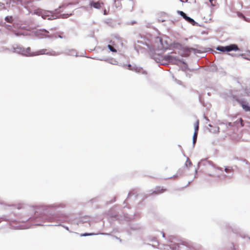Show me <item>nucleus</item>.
Returning <instances> with one entry per match:
<instances>
[{
	"mask_svg": "<svg viewBox=\"0 0 250 250\" xmlns=\"http://www.w3.org/2000/svg\"><path fill=\"white\" fill-rule=\"evenodd\" d=\"M216 49L222 52H229L239 50L237 45L235 44H232L226 46H219L216 48Z\"/></svg>",
	"mask_w": 250,
	"mask_h": 250,
	"instance_id": "1",
	"label": "nucleus"
},
{
	"mask_svg": "<svg viewBox=\"0 0 250 250\" xmlns=\"http://www.w3.org/2000/svg\"><path fill=\"white\" fill-rule=\"evenodd\" d=\"M46 51V49H42L35 52H32L31 51V48L29 47L23 50V53L27 56H33L44 54Z\"/></svg>",
	"mask_w": 250,
	"mask_h": 250,
	"instance_id": "2",
	"label": "nucleus"
},
{
	"mask_svg": "<svg viewBox=\"0 0 250 250\" xmlns=\"http://www.w3.org/2000/svg\"><path fill=\"white\" fill-rule=\"evenodd\" d=\"M104 5V3L101 1H98L96 2L91 1L90 3V5L96 9H100Z\"/></svg>",
	"mask_w": 250,
	"mask_h": 250,
	"instance_id": "3",
	"label": "nucleus"
},
{
	"mask_svg": "<svg viewBox=\"0 0 250 250\" xmlns=\"http://www.w3.org/2000/svg\"><path fill=\"white\" fill-rule=\"evenodd\" d=\"M166 189L160 187H157L155 190L153 192V194H157L162 193L166 191Z\"/></svg>",
	"mask_w": 250,
	"mask_h": 250,
	"instance_id": "4",
	"label": "nucleus"
},
{
	"mask_svg": "<svg viewBox=\"0 0 250 250\" xmlns=\"http://www.w3.org/2000/svg\"><path fill=\"white\" fill-rule=\"evenodd\" d=\"M110 43L111 44H108L107 45V47L110 49V50L111 51H112V52H117V50L115 49V47H116L117 46L113 42H112L111 41L110 42Z\"/></svg>",
	"mask_w": 250,
	"mask_h": 250,
	"instance_id": "5",
	"label": "nucleus"
},
{
	"mask_svg": "<svg viewBox=\"0 0 250 250\" xmlns=\"http://www.w3.org/2000/svg\"><path fill=\"white\" fill-rule=\"evenodd\" d=\"M240 104L241 105L243 109L246 111L248 112L250 111V106L247 104L245 102L243 101H241L240 102Z\"/></svg>",
	"mask_w": 250,
	"mask_h": 250,
	"instance_id": "6",
	"label": "nucleus"
},
{
	"mask_svg": "<svg viewBox=\"0 0 250 250\" xmlns=\"http://www.w3.org/2000/svg\"><path fill=\"white\" fill-rule=\"evenodd\" d=\"M199 120H197L196 123L194 125V132L197 133V134H198V131L199 130Z\"/></svg>",
	"mask_w": 250,
	"mask_h": 250,
	"instance_id": "7",
	"label": "nucleus"
},
{
	"mask_svg": "<svg viewBox=\"0 0 250 250\" xmlns=\"http://www.w3.org/2000/svg\"><path fill=\"white\" fill-rule=\"evenodd\" d=\"M5 20L6 22L9 23H12L13 21V17L12 16H7L5 18Z\"/></svg>",
	"mask_w": 250,
	"mask_h": 250,
	"instance_id": "8",
	"label": "nucleus"
},
{
	"mask_svg": "<svg viewBox=\"0 0 250 250\" xmlns=\"http://www.w3.org/2000/svg\"><path fill=\"white\" fill-rule=\"evenodd\" d=\"M189 23H191L192 25H195L196 23V22L194 21V20L189 17H188L187 19L186 20Z\"/></svg>",
	"mask_w": 250,
	"mask_h": 250,
	"instance_id": "9",
	"label": "nucleus"
},
{
	"mask_svg": "<svg viewBox=\"0 0 250 250\" xmlns=\"http://www.w3.org/2000/svg\"><path fill=\"white\" fill-rule=\"evenodd\" d=\"M178 13L182 16L183 18L186 20L188 17L187 15L183 11H178Z\"/></svg>",
	"mask_w": 250,
	"mask_h": 250,
	"instance_id": "10",
	"label": "nucleus"
},
{
	"mask_svg": "<svg viewBox=\"0 0 250 250\" xmlns=\"http://www.w3.org/2000/svg\"><path fill=\"white\" fill-rule=\"evenodd\" d=\"M172 57L170 55H166L164 56V59L167 60V61H172Z\"/></svg>",
	"mask_w": 250,
	"mask_h": 250,
	"instance_id": "11",
	"label": "nucleus"
},
{
	"mask_svg": "<svg viewBox=\"0 0 250 250\" xmlns=\"http://www.w3.org/2000/svg\"><path fill=\"white\" fill-rule=\"evenodd\" d=\"M211 6H215L217 4V0H209Z\"/></svg>",
	"mask_w": 250,
	"mask_h": 250,
	"instance_id": "12",
	"label": "nucleus"
},
{
	"mask_svg": "<svg viewBox=\"0 0 250 250\" xmlns=\"http://www.w3.org/2000/svg\"><path fill=\"white\" fill-rule=\"evenodd\" d=\"M197 135H198V134H197V133H196V132L194 133L193 136V143L194 144L196 142L197 138Z\"/></svg>",
	"mask_w": 250,
	"mask_h": 250,
	"instance_id": "13",
	"label": "nucleus"
},
{
	"mask_svg": "<svg viewBox=\"0 0 250 250\" xmlns=\"http://www.w3.org/2000/svg\"><path fill=\"white\" fill-rule=\"evenodd\" d=\"M93 233H82L80 234L81 236H90L93 235Z\"/></svg>",
	"mask_w": 250,
	"mask_h": 250,
	"instance_id": "14",
	"label": "nucleus"
},
{
	"mask_svg": "<svg viewBox=\"0 0 250 250\" xmlns=\"http://www.w3.org/2000/svg\"><path fill=\"white\" fill-rule=\"evenodd\" d=\"M239 121H240L241 125L243 126L244 125L243 124V119L242 118H240Z\"/></svg>",
	"mask_w": 250,
	"mask_h": 250,
	"instance_id": "15",
	"label": "nucleus"
},
{
	"mask_svg": "<svg viewBox=\"0 0 250 250\" xmlns=\"http://www.w3.org/2000/svg\"><path fill=\"white\" fill-rule=\"evenodd\" d=\"M225 171L227 173H229L230 172V169L227 168H226L225 169Z\"/></svg>",
	"mask_w": 250,
	"mask_h": 250,
	"instance_id": "16",
	"label": "nucleus"
},
{
	"mask_svg": "<svg viewBox=\"0 0 250 250\" xmlns=\"http://www.w3.org/2000/svg\"><path fill=\"white\" fill-rule=\"evenodd\" d=\"M189 51L190 52L191 51H195V49H193V48H191L189 49Z\"/></svg>",
	"mask_w": 250,
	"mask_h": 250,
	"instance_id": "17",
	"label": "nucleus"
},
{
	"mask_svg": "<svg viewBox=\"0 0 250 250\" xmlns=\"http://www.w3.org/2000/svg\"><path fill=\"white\" fill-rule=\"evenodd\" d=\"M104 14L106 15V10H104Z\"/></svg>",
	"mask_w": 250,
	"mask_h": 250,
	"instance_id": "18",
	"label": "nucleus"
},
{
	"mask_svg": "<svg viewBox=\"0 0 250 250\" xmlns=\"http://www.w3.org/2000/svg\"><path fill=\"white\" fill-rule=\"evenodd\" d=\"M59 37L61 38H63V36H61V35H59Z\"/></svg>",
	"mask_w": 250,
	"mask_h": 250,
	"instance_id": "19",
	"label": "nucleus"
}]
</instances>
